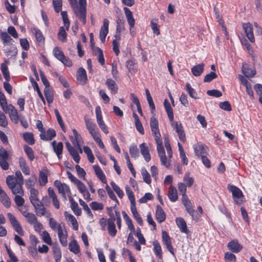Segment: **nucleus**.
I'll list each match as a JSON object with an SVG mask.
<instances>
[{"label":"nucleus","instance_id":"f257e3e1","mask_svg":"<svg viewBox=\"0 0 262 262\" xmlns=\"http://www.w3.org/2000/svg\"><path fill=\"white\" fill-rule=\"evenodd\" d=\"M228 190L232 193L233 199L236 205H240L244 202V195L241 190L237 187L228 184Z\"/></svg>","mask_w":262,"mask_h":262},{"label":"nucleus","instance_id":"f03ea898","mask_svg":"<svg viewBox=\"0 0 262 262\" xmlns=\"http://www.w3.org/2000/svg\"><path fill=\"white\" fill-rule=\"evenodd\" d=\"M79 8L75 10V14L79 19L83 23V24L86 23V0H79Z\"/></svg>","mask_w":262,"mask_h":262},{"label":"nucleus","instance_id":"7ed1b4c3","mask_svg":"<svg viewBox=\"0 0 262 262\" xmlns=\"http://www.w3.org/2000/svg\"><path fill=\"white\" fill-rule=\"evenodd\" d=\"M54 186L58 189V192L61 194V196L64 200L67 199L66 192L68 193V196H71V192L69 186L65 184L61 183L59 180H56L54 182Z\"/></svg>","mask_w":262,"mask_h":262},{"label":"nucleus","instance_id":"20e7f679","mask_svg":"<svg viewBox=\"0 0 262 262\" xmlns=\"http://www.w3.org/2000/svg\"><path fill=\"white\" fill-rule=\"evenodd\" d=\"M32 205L34 208L35 212L37 216H41L45 215L47 218L51 216V213L46 209L43 206V203L41 201L37 202L36 203H33Z\"/></svg>","mask_w":262,"mask_h":262},{"label":"nucleus","instance_id":"39448f33","mask_svg":"<svg viewBox=\"0 0 262 262\" xmlns=\"http://www.w3.org/2000/svg\"><path fill=\"white\" fill-rule=\"evenodd\" d=\"M9 159V155L6 150L3 147L0 148V166L4 170L9 169V165L7 161Z\"/></svg>","mask_w":262,"mask_h":262},{"label":"nucleus","instance_id":"423d86ee","mask_svg":"<svg viewBox=\"0 0 262 262\" xmlns=\"http://www.w3.org/2000/svg\"><path fill=\"white\" fill-rule=\"evenodd\" d=\"M7 217L15 231L19 235H24L23 229L15 216L12 213L9 212L7 213Z\"/></svg>","mask_w":262,"mask_h":262},{"label":"nucleus","instance_id":"0eeeda50","mask_svg":"<svg viewBox=\"0 0 262 262\" xmlns=\"http://www.w3.org/2000/svg\"><path fill=\"white\" fill-rule=\"evenodd\" d=\"M150 127L155 139L161 138V134L159 129V123L158 120L154 116L150 118Z\"/></svg>","mask_w":262,"mask_h":262},{"label":"nucleus","instance_id":"6e6552de","mask_svg":"<svg viewBox=\"0 0 262 262\" xmlns=\"http://www.w3.org/2000/svg\"><path fill=\"white\" fill-rule=\"evenodd\" d=\"M96 119L98 124L99 127L101 129V130L106 134L108 133V130L106 126L105 125L104 122L103 121L102 114H101V108L99 106H97L96 107Z\"/></svg>","mask_w":262,"mask_h":262},{"label":"nucleus","instance_id":"1a4fd4ad","mask_svg":"<svg viewBox=\"0 0 262 262\" xmlns=\"http://www.w3.org/2000/svg\"><path fill=\"white\" fill-rule=\"evenodd\" d=\"M171 124L173 126V128L175 129L176 132L177 133L180 141L184 142L186 141V137L181 123L180 122L173 121Z\"/></svg>","mask_w":262,"mask_h":262},{"label":"nucleus","instance_id":"9d476101","mask_svg":"<svg viewBox=\"0 0 262 262\" xmlns=\"http://www.w3.org/2000/svg\"><path fill=\"white\" fill-rule=\"evenodd\" d=\"M162 241L166 248L173 255H174V250L171 244V238L166 231H163L162 233Z\"/></svg>","mask_w":262,"mask_h":262},{"label":"nucleus","instance_id":"9b49d317","mask_svg":"<svg viewBox=\"0 0 262 262\" xmlns=\"http://www.w3.org/2000/svg\"><path fill=\"white\" fill-rule=\"evenodd\" d=\"M243 28L244 30V32L249 40L251 42H254L255 41V38L253 33V27L252 25L249 23H244L243 25Z\"/></svg>","mask_w":262,"mask_h":262},{"label":"nucleus","instance_id":"f8f14e48","mask_svg":"<svg viewBox=\"0 0 262 262\" xmlns=\"http://www.w3.org/2000/svg\"><path fill=\"white\" fill-rule=\"evenodd\" d=\"M227 247L230 251L236 253H238L243 249V246L236 239L229 242Z\"/></svg>","mask_w":262,"mask_h":262},{"label":"nucleus","instance_id":"ddd939ff","mask_svg":"<svg viewBox=\"0 0 262 262\" xmlns=\"http://www.w3.org/2000/svg\"><path fill=\"white\" fill-rule=\"evenodd\" d=\"M56 135V132L54 129L49 128L47 132L45 130L43 133L40 134V138L43 141H51Z\"/></svg>","mask_w":262,"mask_h":262},{"label":"nucleus","instance_id":"4468645a","mask_svg":"<svg viewBox=\"0 0 262 262\" xmlns=\"http://www.w3.org/2000/svg\"><path fill=\"white\" fill-rule=\"evenodd\" d=\"M8 110L10 117L11 120L15 123H17L18 120V116L17 110L13 106L12 104H9L8 106L7 105V109L6 110L5 112Z\"/></svg>","mask_w":262,"mask_h":262},{"label":"nucleus","instance_id":"2eb2a0df","mask_svg":"<svg viewBox=\"0 0 262 262\" xmlns=\"http://www.w3.org/2000/svg\"><path fill=\"white\" fill-rule=\"evenodd\" d=\"M77 79L81 84L84 85L86 83L87 81L86 73L83 68H80L78 69Z\"/></svg>","mask_w":262,"mask_h":262},{"label":"nucleus","instance_id":"dca6fc26","mask_svg":"<svg viewBox=\"0 0 262 262\" xmlns=\"http://www.w3.org/2000/svg\"><path fill=\"white\" fill-rule=\"evenodd\" d=\"M195 154L196 156H202L207 153V147L201 143H197L193 146Z\"/></svg>","mask_w":262,"mask_h":262},{"label":"nucleus","instance_id":"f3484780","mask_svg":"<svg viewBox=\"0 0 262 262\" xmlns=\"http://www.w3.org/2000/svg\"><path fill=\"white\" fill-rule=\"evenodd\" d=\"M176 223L182 232L186 234L188 233L189 230L187 229L186 223L183 218L177 217L176 219Z\"/></svg>","mask_w":262,"mask_h":262},{"label":"nucleus","instance_id":"a211bd4d","mask_svg":"<svg viewBox=\"0 0 262 262\" xmlns=\"http://www.w3.org/2000/svg\"><path fill=\"white\" fill-rule=\"evenodd\" d=\"M156 218L157 221L161 223L164 222L166 219V215L162 207L159 206H157V209L156 211Z\"/></svg>","mask_w":262,"mask_h":262},{"label":"nucleus","instance_id":"6ab92c4d","mask_svg":"<svg viewBox=\"0 0 262 262\" xmlns=\"http://www.w3.org/2000/svg\"><path fill=\"white\" fill-rule=\"evenodd\" d=\"M140 148L141 150V153L143 156L146 162H149L151 159V157L148 147L146 146V144L145 143H143L140 145Z\"/></svg>","mask_w":262,"mask_h":262},{"label":"nucleus","instance_id":"aec40b11","mask_svg":"<svg viewBox=\"0 0 262 262\" xmlns=\"http://www.w3.org/2000/svg\"><path fill=\"white\" fill-rule=\"evenodd\" d=\"M204 63H202L193 67L191 68L192 74L196 77L200 76L204 71Z\"/></svg>","mask_w":262,"mask_h":262},{"label":"nucleus","instance_id":"412c9836","mask_svg":"<svg viewBox=\"0 0 262 262\" xmlns=\"http://www.w3.org/2000/svg\"><path fill=\"white\" fill-rule=\"evenodd\" d=\"M66 220L71 223L73 226V229L77 230L78 229V224L75 217L71 214L69 213L67 211L64 212Z\"/></svg>","mask_w":262,"mask_h":262},{"label":"nucleus","instance_id":"4be33fe9","mask_svg":"<svg viewBox=\"0 0 262 262\" xmlns=\"http://www.w3.org/2000/svg\"><path fill=\"white\" fill-rule=\"evenodd\" d=\"M93 169L96 174L102 182L106 183V177L100 167L97 165H94L93 166Z\"/></svg>","mask_w":262,"mask_h":262},{"label":"nucleus","instance_id":"5701e85b","mask_svg":"<svg viewBox=\"0 0 262 262\" xmlns=\"http://www.w3.org/2000/svg\"><path fill=\"white\" fill-rule=\"evenodd\" d=\"M69 200L71 202V208L76 215H80L81 213V210L78 207V203L74 201L71 196H69Z\"/></svg>","mask_w":262,"mask_h":262},{"label":"nucleus","instance_id":"b1692460","mask_svg":"<svg viewBox=\"0 0 262 262\" xmlns=\"http://www.w3.org/2000/svg\"><path fill=\"white\" fill-rule=\"evenodd\" d=\"M168 196L169 199V200L172 202H174L178 200V194H177V190L176 188L173 186H170L168 192Z\"/></svg>","mask_w":262,"mask_h":262},{"label":"nucleus","instance_id":"393cba45","mask_svg":"<svg viewBox=\"0 0 262 262\" xmlns=\"http://www.w3.org/2000/svg\"><path fill=\"white\" fill-rule=\"evenodd\" d=\"M243 64V67L242 68V72L245 76L247 77H253L256 74V71L254 69H252L247 67V64Z\"/></svg>","mask_w":262,"mask_h":262},{"label":"nucleus","instance_id":"a878e982","mask_svg":"<svg viewBox=\"0 0 262 262\" xmlns=\"http://www.w3.org/2000/svg\"><path fill=\"white\" fill-rule=\"evenodd\" d=\"M164 105L169 120L170 121H172L173 120V110L171 107L170 103L167 99H165Z\"/></svg>","mask_w":262,"mask_h":262},{"label":"nucleus","instance_id":"bb28decb","mask_svg":"<svg viewBox=\"0 0 262 262\" xmlns=\"http://www.w3.org/2000/svg\"><path fill=\"white\" fill-rule=\"evenodd\" d=\"M19 164L24 173L26 175H29L30 173L29 168L27 165L26 160L23 157H19Z\"/></svg>","mask_w":262,"mask_h":262},{"label":"nucleus","instance_id":"cd10ccee","mask_svg":"<svg viewBox=\"0 0 262 262\" xmlns=\"http://www.w3.org/2000/svg\"><path fill=\"white\" fill-rule=\"evenodd\" d=\"M22 214L27 219L28 223L30 225L34 224L37 220V217L33 213L22 212Z\"/></svg>","mask_w":262,"mask_h":262},{"label":"nucleus","instance_id":"c85d7f7f","mask_svg":"<svg viewBox=\"0 0 262 262\" xmlns=\"http://www.w3.org/2000/svg\"><path fill=\"white\" fill-rule=\"evenodd\" d=\"M0 37L4 45L9 46L12 44L13 39L7 32H0Z\"/></svg>","mask_w":262,"mask_h":262},{"label":"nucleus","instance_id":"c756f323","mask_svg":"<svg viewBox=\"0 0 262 262\" xmlns=\"http://www.w3.org/2000/svg\"><path fill=\"white\" fill-rule=\"evenodd\" d=\"M38 191L36 189L31 188L30 189V196L29 199L32 205L33 203H36L40 201L38 199Z\"/></svg>","mask_w":262,"mask_h":262},{"label":"nucleus","instance_id":"7c9ffc66","mask_svg":"<svg viewBox=\"0 0 262 262\" xmlns=\"http://www.w3.org/2000/svg\"><path fill=\"white\" fill-rule=\"evenodd\" d=\"M23 138L26 143L29 145H32L35 144V139L32 133L26 132L23 134Z\"/></svg>","mask_w":262,"mask_h":262},{"label":"nucleus","instance_id":"2f4dec72","mask_svg":"<svg viewBox=\"0 0 262 262\" xmlns=\"http://www.w3.org/2000/svg\"><path fill=\"white\" fill-rule=\"evenodd\" d=\"M86 127L87 129L89 130V133L95 130L96 127V125L95 123L93 122L91 120V119L89 118L87 115L84 116V117Z\"/></svg>","mask_w":262,"mask_h":262},{"label":"nucleus","instance_id":"473e14b6","mask_svg":"<svg viewBox=\"0 0 262 262\" xmlns=\"http://www.w3.org/2000/svg\"><path fill=\"white\" fill-rule=\"evenodd\" d=\"M96 51L98 52V60L99 62L102 66L104 65V62H105V60H104V58L103 57L102 50L98 47L94 48L93 50V54H94L96 56L97 55Z\"/></svg>","mask_w":262,"mask_h":262},{"label":"nucleus","instance_id":"72a5a7b5","mask_svg":"<svg viewBox=\"0 0 262 262\" xmlns=\"http://www.w3.org/2000/svg\"><path fill=\"white\" fill-rule=\"evenodd\" d=\"M154 250L156 255L160 259L162 258V252L161 247L157 241H154L152 243Z\"/></svg>","mask_w":262,"mask_h":262},{"label":"nucleus","instance_id":"f704fd0d","mask_svg":"<svg viewBox=\"0 0 262 262\" xmlns=\"http://www.w3.org/2000/svg\"><path fill=\"white\" fill-rule=\"evenodd\" d=\"M0 201L6 208H9L11 206L10 200L5 192L0 194Z\"/></svg>","mask_w":262,"mask_h":262},{"label":"nucleus","instance_id":"c9c22d12","mask_svg":"<svg viewBox=\"0 0 262 262\" xmlns=\"http://www.w3.org/2000/svg\"><path fill=\"white\" fill-rule=\"evenodd\" d=\"M155 140L157 145V150L159 157L164 156L165 155V152L162 145V141L161 138L155 139Z\"/></svg>","mask_w":262,"mask_h":262},{"label":"nucleus","instance_id":"e433bc0d","mask_svg":"<svg viewBox=\"0 0 262 262\" xmlns=\"http://www.w3.org/2000/svg\"><path fill=\"white\" fill-rule=\"evenodd\" d=\"M6 183L8 187L11 189L19 183V182L13 176H9L6 179Z\"/></svg>","mask_w":262,"mask_h":262},{"label":"nucleus","instance_id":"4c0bfd02","mask_svg":"<svg viewBox=\"0 0 262 262\" xmlns=\"http://www.w3.org/2000/svg\"><path fill=\"white\" fill-rule=\"evenodd\" d=\"M106 84L108 88L113 91L114 94L117 92L118 86L114 80L111 78H108L106 81Z\"/></svg>","mask_w":262,"mask_h":262},{"label":"nucleus","instance_id":"58836bf2","mask_svg":"<svg viewBox=\"0 0 262 262\" xmlns=\"http://www.w3.org/2000/svg\"><path fill=\"white\" fill-rule=\"evenodd\" d=\"M52 249L54 257L55 258L56 262H60L61 258V253L60 248L57 246H53Z\"/></svg>","mask_w":262,"mask_h":262},{"label":"nucleus","instance_id":"ea45409f","mask_svg":"<svg viewBox=\"0 0 262 262\" xmlns=\"http://www.w3.org/2000/svg\"><path fill=\"white\" fill-rule=\"evenodd\" d=\"M33 33L35 34V38L37 41L40 44L44 43L45 42V38L42 35V33L39 29L37 28H35L33 31Z\"/></svg>","mask_w":262,"mask_h":262},{"label":"nucleus","instance_id":"a19ab883","mask_svg":"<svg viewBox=\"0 0 262 262\" xmlns=\"http://www.w3.org/2000/svg\"><path fill=\"white\" fill-rule=\"evenodd\" d=\"M69 250L74 253L75 254H78L80 252V249L79 245L75 239H73L72 241L70 242L69 245Z\"/></svg>","mask_w":262,"mask_h":262},{"label":"nucleus","instance_id":"79ce46f5","mask_svg":"<svg viewBox=\"0 0 262 262\" xmlns=\"http://www.w3.org/2000/svg\"><path fill=\"white\" fill-rule=\"evenodd\" d=\"M107 230L109 234L112 236H115L117 233L115 221H107Z\"/></svg>","mask_w":262,"mask_h":262},{"label":"nucleus","instance_id":"37998d69","mask_svg":"<svg viewBox=\"0 0 262 262\" xmlns=\"http://www.w3.org/2000/svg\"><path fill=\"white\" fill-rule=\"evenodd\" d=\"M31 82L32 83V86H33L34 90L37 91L38 95L42 101L43 102V104H45L46 103L45 100L41 94V92H40V90L39 89V88L38 86V85L37 83L34 80L33 78H30Z\"/></svg>","mask_w":262,"mask_h":262},{"label":"nucleus","instance_id":"c03bdc74","mask_svg":"<svg viewBox=\"0 0 262 262\" xmlns=\"http://www.w3.org/2000/svg\"><path fill=\"white\" fill-rule=\"evenodd\" d=\"M58 237L59 238L60 242L61 244L64 246L66 247L67 245V234H64L63 232V229H60L59 228V232L58 233Z\"/></svg>","mask_w":262,"mask_h":262},{"label":"nucleus","instance_id":"a18cd8bd","mask_svg":"<svg viewBox=\"0 0 262 262\" xmlns=\"http://www.w3.org/2000/svg\"><path fill=\"white\" fill-rule=\"evenodd\" d=\"M49 226L52 230H57L58 233L59 232V228L62 229L61 224H58L56 221L52 217L49 218Z\"/></svg>","mask_w":262,"mask_h":262},{"label":"nucleus","instance_id":"49530a36","mask_svg":"<svg viewBox=\"0 0 262 262\" xmlns=\"http://www.w3.org/2000/svg\"><path fill=\"white\" fill-rule=\"evenodd\" d=\"M164 144H165V147L166 149L168 156L169 158H171L172 156V152L171 150V148L170 146V144L169 141L168 137L167 135H164Z\"/></svg>","mask_w":262,"mask_h":262},{"label":"nucleus","instance_id":"de8ad7c7","mask_svg":"<svg viewBox=\"0 0 262 262\" xmlns=\"http://www.w3.org/2000/svg\"><path fill=\"white\" fill-rule=\"evenodd\" d=\"M63 145L61 142H59L57 145L53 148L54 151L56 153L58 158L60 160L61 158Z\"/></svg>","mask_w":262,"mask_h":262},{"label":"nucleus","instance_id":"09e8293b","mask_svg":"<svg viewBox=\"0 0 262 262\" xmlns=\"http://www.w3.org/2000/svg\"><path fill=\"white\" fill-rule=\"evenodd\" d=\"M1 70L5 79L7 81H9L10 80V76L8 67L5 63L1 64Z\"/></svg>","mask_w":262,"mask_h":262},{"label":"nucleus","instance_id":"8fccbe9b","mask_svg":"<svg viewBox=\"0 0 262 262\" xmlns=\"http://www.w3.org/2000/svg\"><path fill=\"white\" fill-rule=\"evenodd\" d=\"M44 93L48 103L50 104L53 101V94L52 91L49 89H45Z\"/></svg>","mask_w":262,"mask_h":262},{"label":"nucleus","instance_id":"3c124183","mask_svg":"<svg viewBox=\"0 0 262 262\" xmlns=\"http://www.w3.org/2000/svg\"><path fill=\"white\" fill-rule=\"evenodd\" d=\"M141 174L142 175L144 181L146 183L149 184L151 183V180L149 173L145 168H142Z\"/></svg>","mask_w":262,"mask_h":262},{"label":"nucleus","instance_id":"603ef678","mask_svg":"<svg viewBox=\"0 0 262 262\" xmlns=\"http://www.w3.org/2000/svg\"><path fill=\"white\" fill-rule=\"evenodd\" d=\"M186 89L187 92L188 93L189 96L194 98L198 99L197 97V93L194 89H193L190 84L189 83H187L186 84Z\"/></svg>","mask_w":262,"mask_h":262},{"label":"nucleus","instance_id":"864d4df0","mask_svg":"<svg viewBox=\"0 0 262 262\" xmlns=\"http://www.w3.org/2000/svg\"><path fill=\"white\" fill-rule=\"evenodd\" d=\"M129 154L133 158H137L139 156V149L136 145H132L129 147Z\"/></svg>","mask_w":262,"mask_h":262},{"label":"nucleus","instance_id":"5fc2aeb1","mask_svg":"<svg viewBox=\"0 0 262 262\" xmlns=\"http://www.w3.org/2000/svg\"><path fill=\"white\" fill-rule=\"evenodd\" d=\"M24 148V150L30 160L33 161L34 159V154L32 148L27 145H25Z\"/></svg>","mask_w":262,"mask_h":262},{"label":"nucleus","instance_id":"6e6d98bb","mask_svg":"<svg viewBox=\"0 0 262 262\" xmlns=\"http://www.w3.org/2000/svg\"><path fill=\"white\" fill-rule=\"evenodd\" d=\"M125 190L126 194L127 195L128 198L130 200L131 205L135 204V199L134 197V193L132 191V190L128 186H126L125 187Z\"/></svg>","mask_w":262,"mask_h":262},{"label":"nucleus","instance_id":"4d7b16f0","mask_svg":"<svg viewBox=\"0 0 262 262\" xmlns=\"http://www.w3.org/2000/svg\"><path fill=\"white\" fill-rule=\"evenodd\" d=\"M58 38L62 42H65L67 40V33L63 27H60Z\"/></svg>","mask_w":262,"mask_h":262},{"label":"nucleus","instance_id":"13d9d810","mask_svg":"<svg viewBox=\"0 0 262 262\" xmlns=\"http://www.w3.org/2000/svg\"><path fill=\"white\" fill-rule=\"evenodd\" d=\"M23 185V183H19L17 184L16 186L13 187L12 189H11V190L12 191V193L15 194V195L18 193L21 195H23L24 194V191L22 188V185Z\"/></svg>","mask_w":262,"mask_h":262},{"label":"nucleus","instance_id":"bf43d9fd","mask_svg":"<svg viewBox=\"0 0 262 262\" xmlns=\"http://www.w3.org/2000/svg\"><path fill=\"white\" fill-rule=\"evenodd\" d=\"M111 185L112 186L113 190L116 192L118 196L121 199L124 196V193L123 191L120 188V187L113 181L111 183Z\"/></svg>","mask_w":262,"mask_h":262},{"label":"nucleus","instance_id":"052dcab7","mask_svg":"<svg viewBox=\"0 0 262 262\" xmlns=\"http://www.w3.org/2000/svg\"><path fill=\"white\" fill-rule=\"evenodd\" d=\"M0 104L4 111H6L7 109V102L4 94L2 91H0Z\"/></svg>","mask_w":262,"mask_h":262},{"label":"nucleus","instance_id":"680f3d73","mask_svg":"<svg viewBox=\"0 0 262 262\" xmlns=\"http://www.w3.org/2000/svg\"><path fill=\"white\" fill-rule=\"evenodd\" d=\"M54 112H55L57 121H58L60 127L61 128L62 130L65 132L66 130H65L64 124V123L62 119V118H61L58 111L57 110V109H55Z\"/></svg>","mask_w":262,"mask_h":262},{"label":"nucleus","instance_id":"e2e57ef3","mask_svg":"<svg viewBox=\"0 0 262 262\" xmlns=\"http://www.w3.org/2000/svg\"><path fill=\"white\" fill-rule=\"evenodd\" d=\"M53 53L54 56L60 61L61 59H63L64 57V55L63 53V52L60 50L58 47H55L53 49Z\"/></svg>","mask_w":262,"mask_h":262},{"label":"nucleus","instance_id":"0e129e2a","mask_svg":"<svg viewBox=\"0 0 262 262\" xmlns=\"http://www.w3.org/2000/svg\"><path fill=\"white\" fill-rule=\"evenodd\" d=\"M254 89L259 97V102L262 104V84L257 83L254 85Z\"/></svg>","mask_w":262,"mask_h":262},{"label":"nucleus","instance_id":"69168bd1","mask_svg":"<svg viewBox=\"0 0 262 262\" xmlns=\"http://www.w3.org/2000/svg\"><path fill=\"white\" fill-rule=\"evenodd\" d=\"M48 182V177L47 174L43 171H40L39 173V183L40 185L44 186Z\"/></svg>","mask_w":262,"mask_h":262},{"label":"nucleus","instance_id":"338daca9","mask_svg":"<svg viewBox=\"0 0 262 262\" xmlns=\"http://www.w3.org/2000/svg\"><path fill=\"white\" fill-rule=\"evenodd\" d=\"M42 239L44 241V242H45L46 243H47V244H48L49 245H52V243L51 238L50 236V234H49V233L47 231H43V232L42 233Z\"/></svg>","mask_w":262,"mask_h":262},{"label":"nucleus","instance_id":"774afa93","mask_svg":"<svg viewBox=\"0 0 262 262\" xmlns=\"http://www.w3.org/2000/svg\"><path fill=\"white\" fill-rule=\"evenodd\" d=\"M217 77V76L215 73L214 72H211L205 76L203 81L204 82H209Z\"/></svg>","mask_w":262,"mask_h":262}]
</instances>
